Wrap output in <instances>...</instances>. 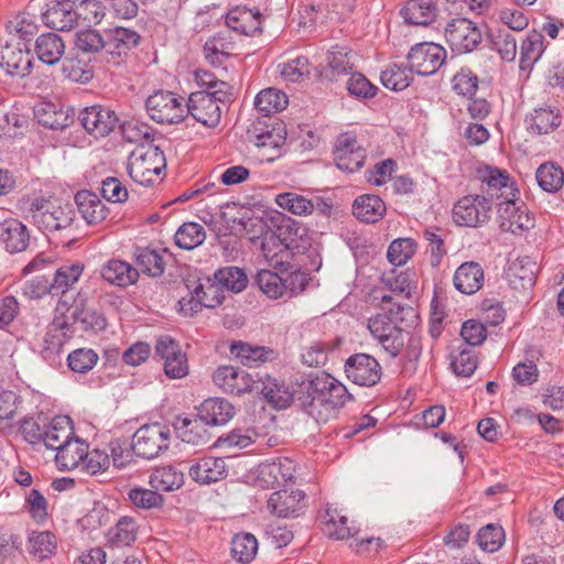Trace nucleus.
<instances>
[{
    "mask_svg": "<svg viewBox=\"0 0 564 564\" xmlns=\"http://www.w3.org/2000/svg\"><path fill=\"white\" fill-rule=\"evenodd\" d=\"M351 399L346 386L326 372L310 376L297 392L300 406L317 423L335 419L338 410Z\"/></svg>",
    "mask_w": 564,
    "mask_h": 564,
    "instance_id": "nucleus-1",
    "label": "nucleus"
},
{
    "mask_svg": "<svg viewBox=\"0 0 564 564\" xmlns=\"http://www.w3.org/2000/svg\"><path fill=\"white\" fill-rule=\"evenodd\" d=\"M382 303H389L388 310L368 318V329L375 340L391 357H398L404 348L405 335H408L401 324L406 316L414 315V310L410 305H402L392 302V297L383 295Z\"/></svg>",
    "mask_w": 564,
    "mask_h": 564,
    "instance_id": "nucleus-2",
    "label": "nucleus"
},
{
    "mask_svg": "<svg viewBox=\"0 0 564 564\" xmlns=\"http://www.w3.org/2000/svg\"><path fill=\"white\" fill-rule=\"evenodd\" d=\"M22 212L24 218L42 232L68 230L75 219V210L72 204L44 197L25 200L22 205Z\"/></svg>",
    "mask_w": 564,
    "mask_h": 564,
    "instance_id": "nucleus-3",
    "label": "nucleus"
},
{
    "mask_svg": "<svg viewBox=\"0 0 564 564\" xmlns=\"http://www.w3.org/2000/svg\"><path fill=\"white\" fill-rule=\"evenodd\" d=\"M232 100V86L220 84V90L195 91L185 100L186 117L191 115L197 122L214 128L221 119L223 107Z\"/></svg>",
    "mask_w": 564,
    "mask_h": 564,
    "instance_id": "nucleus-4",
    "label": "nucleus"
},
{
    "mask_svg": "<svg viewBox=\"0 0 564 564\" xmlns=\"http://www.w3.org/2000/svg\"><path fill=\"white\" fill-rule=\"evenodd\" d=\"M165 167L164 152L152 144L137 147L130 153L127 166L130 177L143 186H152L161 181Z\"/></svg>",
    "mask_w": 564,
    "mask_h": 564,
    "instance_id": "nucleus-5",
    "label": "nucleus"
},
{
    "mask_svg": "<svg viewBox=\"0 0 564 564\" xmlns=\"http://www.w3.org/2000/svg\"><path fill=\"white\" fill-rule=\"evenodd\" d=\"M107 52L95 57L96 66L104 72L122 65L128 53L140 44L141 35L132 29L116 26L106 31Z\"/></svg>",
    "mask_w": 564,
    "mask_h": 564,
    "instance_id": "nucleus-6",
    "label": "nucleus"
},
{
    "mask_svg": "<svg viewBox=\"0 0 564 564\" xmlns=\"http://www.w3.org/2000/svg\"><path fill=\"white\" fill-rule=\"evenodd\" d=\"M250 140L257 149V158L261 162H273L283 154L286 130L282 121H257L248 130Z\"/></svg>",
    "mask_w": 564,
    "mask_h": 564,
    "instance_id": "nucleus-7",
    "label": "nucleus"
},
{
    "mask_svg": "<svg viewBox=\"0 0 564 564\" xmlns=\"http://www.w3.org/2000/svg\"><path fill=\"white\" fill-rule=\"evenodd\" d=\"M171 435V429L166 424H143L132 436L131 449L138 457L153 459L169 449Z\"/></svg>",
    "mask_w": 564,
    "mask_h": 564,
    "instance_id": "nucleus-8",
    "label": "nucleus"
},
{
    "mask_svg": "<svg viewBox=\"0 0 564 564\" xmlns=\"http://www.w3.org/2000/svg\"><path fill=\"white\" fill-rule=\"evenodd\" d=\"M59 299L55 306V316L50 325L47 336L52 332H62L63 337L67 333H72L73 324L77 323V317L82 314L83 305H87V296L82 291L76 294L72 292H58ZM52 338H57V341H51L57 349L62 346L63 340L58 336L52 335Z\"/></svg>",
    "mask_w": 564,
    "mask_h": 564,
    "instance_id": "nucleus-9",
    "label": "nucleus"
},
{
    "mask_svg": "<svg viewBox=\"0 0 564 564\" xmlns=\"http://www.w3.org/2000/svg\"><path fill=\"white\" fill-rule=\"evenodd\" d=\"M185 108V98L171 90H155L145 101L150 118L159 123L182 122L186 118Z\"/></svg>",
    "mask_w": 564,
    "mask_h": 564,
    "instance_id": "nucleus-10",
    "label": "nucleus"
},
{
    "mask_svg": "<svg viewBox=\"0 0 564 564\" xmlns=\"http://www.w3.org/2000/svg\"><path fill=\"white\" fill-rule=\"evenodd\" d=\"M445 39L452 51L458 54L470 53L482 41V34L475 22L466 18H456L447 23Z\"/></svg>",
    "mask_w": 564,
    "mask_h": 564,
    "instance_id": "nucleus-11",
    "label": "nucleus"
},
{
    "mask_svg": "<svg viewBox=\"0 0 564 564\" xmlns=\"http://www.w3.org/2000/svg\"><path fill=\"white\" fill-rule=\"evenodd\" d=\"M492 204L484 195H467L453 207V219L459 226L477 227L490 219Z\"/></svg>",
    "mask_w": 564,
    "mask_h": 564,
    "instance_id": "nucleus-12",
    "label": "nucleus"
},
{
    "mask_svg": "<svg viewBox=\"0 0 564 564\" xmlns=\"http://www.w3.org/2000/svg\"><path fill=\"white\" fill-rule=\"evenodd\" d=\"M446 51L435 43H419L408 54L410 70L421 76L435 74L445 63Z\"/></svg>",
    "mask_w": 564,
    "mask_h": 564,
    "instance_id": "nucleus-13",
    "label": "nucleus"
},
{
    "mask_svg": "<svg viewBox=\"0 0 564 564\" xmlns=\"http://www.w3.org/2000/svg\"><path fill=\"white\" fill-rule=\"evenodd\" d=\"M345 373L355 384L373 387L381 379L382 368L373 356L359 352L347 358Z\"/></svg>",
    "mask_w": 564,
    "mask_h": 564,
    "instance_id": "nucleus-14",
    "label": "nucleus"
},
{
    "mask_svg": "<svg viewBox=\"0 0 564 564\" xmlns=\"http://www.w3.org/2000/svg\"><path fill=\"white\" fill-rule=\"evenodd\" d=\"M155 355L163 361L164 372L171 379H181L188 373V361L180 344L170 336H162L155 343Z\"/></svg>",
    "mask_w": 564,
    "mask_h": 564,
    "instance_id": "nucleus-15",
    "label": "nucleus"
},
{
    "mask_svg": "<svg viewBox=\"0 0 564 564\" xmlns=\"http://www.w3.org/2000/svg\"><path fill=\"white\" fill-rule=\"evenodd\" d=\"M78 120L87 133L95 138L108 135L118 123L116 112L107 107L94 105L80 110Z\"/></svg>",
    "mask_w": 564,
    "mask_h": 564,
    "instance_id": "nucleus-16",
    "label": "nucleus"
},
{
    "mask_svg": "<svg viewBox=\"0 0 564 564\" xmlns=\"http://www.w3.org/2000/svg\"><path fill=\"white\" fill-rule=\"evenodd\" d=\"M257 377L232 366H220L214 375V383L224 392L241 395L252 393Z\"/></svg>",
    "mask_w": 564,
    "mask_h": 564,
    "instance_id": "nucleus-17",
    "label": "nucleus"
},
{
    "mask_svg": "<svg viewBox=\"0 0 564 564\" xmlns=\"http://www.w3.org/2000/svg\"><path fill=\"white\" fill-rule=\"evenodd\" d=\"M268 508L279 518H297L306 509L305 492L300 489L291 492L285 489L276 490L271 494Z\"/></svg>",
    "mask_w": 564,
    "mask_h": 564,
    "instance_id": "nucleus-18",
    "label": "nucleus"
},
{
    "mask_svg": "<svg viewBox=\"0 0 564 564\" xmlns=\"http://www.w3.org/2000/svg\"><path fill=\"white\" fill-rule=\"evenodd\" d=\"M253 394L262 395L275 409H286L293 401L294 394L284 382L264 375L256 373Z\"/></svg>",
    "mask_w": 564,
    "mask_h": 564,
    "instance_id": "nucleus-19",
    "label": "nucleus"
},
{
    "mask_svg": "<svg viewBox=\"0 0 564 564\" xmlns=\"http://www.w3.org/2000/svg\"><path fill=\"white\" fill-rule=\"evenodd\" d=\"M338 169L355 172L361 169L366 160V151L360 147L355 137L343 134L337 139L334 152Z\"/></svg>",
    "mask_w": 564,
    "mask_h": 564,
    "instance_id": "nucleus-20",
    "label": "nucleus"
},
{
    "mask_svg": "<svg viewBox=\"0 0 564 564\" xmlns=\"http://www.w3.org/2000/svg\"><path fill=\"white\" fill-rule=\"evenodd\" d=\"M480 180L486 186L482 187V191L487 194V198L490 199L491 204L494 199H497V202L511 199L519 194L518 188L506 171L487 167L480 174Z\"/></svg>",
    "mask_w": 564,
    "mask_h": 564,
    "instance_id": "nucleus-21",
    "label": "nucleus"
},
{
    "mask_svg": "<svg viewBox=\"0 0 564 564\" xmlns=\"http://www.w3.org/2000/svg\"><path fill=\"white\" fill-rule=\"evenodd\" d=\"M260 250L265 261L282 274L292 269L293 257L276 232H267L260 239Z\"/></svg>",
    "mask_w": 564,
    "mask_h": 564,
    "instance_id": "nucleus-22",
    "label": "nucleus"
},
{
    "mask_svg": "<svg viewBox=\"0 0 564 564\" xmlns=\"http://www.w3.org/2000/svg\"><path fill=\"white\" fill-rule=\"evenodd\" d=\"M263 17L259 10L247 7H235L226 14V25L229 30L247 36L262 32Z\"/></svg>",
    "mask_w": 564,
    "mask_h": 564,
    "instance_id": "nucleus-23",
    "label": "nucleus"
},
{
    "mask_svg": "<svg viewBox=\"0 0 564 564\" xmlns=\"http://www.w3.org/2000/svg\"><path fill=\"white\" fill-rule=\"evenodd\" d=\"M0 66L11 76L24 77L30 74L32 58L25 44H6L0 50Z\"/></svg>",
    "mask_w": 564,
    "mask_h": 564,
    "instance_id": "nucleus-24",
    "label": "nucleus"
},
{
    "mask_svg": "<svg viewBox=\"0 0 564 564\" xmlns=\"http://www.w3.org/2000/svg\"><path fill=\"white\" fill-rule=\"evenodd\" d=\"M198 416L208 426H221L227 424L236 414L235 406L224 398H209L197 408Z\"/></svg>",
    "mask_w": 564,
    "mask_h": 564,
    "instance_id": "nucleus-25",
    "label": "nucleus"
},
{
    "mask_svg": "<svg viewBox=\"0 0 564 564\" xmlns=\"http://www.w3.org/2000/svg\"><path fill=\"white\" fill-rule=\"evenodd\" d=\"M34 116L41 126L52 130H63L74 121L73 115H69V109L51 101L39 102L34 107Z\"/></svg>",
    "mask_w": 564,
    "mask_h": 564,
    "instance_id": "nucleus-26",
    "label": "nucleus"
},
{
    "mask_svg": "<svg viewBox=\"0 0 564 564\" xmlns=\"http://www.w3.org/2000/svg\"><path fill=\"white\" fill-rule=\"evenodd\" d=\"M295 465L291 459L280 458L259 467L258 478L268 488H275L293 481Z\"/></svg>",
    "mask_w": 564,
    "mask_h": 564,
    "instance_id": "nucleus-27",
    "label": "nucleus"
},
{
    "mask_svg": "<svg viewBox=\"0 0 564 564\" xmlns=\"http://www.w3.org/2000/svg\"><path fill=\"white\" fill-rule=\"evenodd\" d=\"M278 234L285 247H288V250L291 251L293 259L304 254L312 246L306 227L296 221L289 219L285 224L278 227Z\"/></svg>",
    "mask_w": 564,
    "mask_h": 564,
    "instance_id": "nucleus-28",
    "label": "nucleus"
},
{
    "mask_svg": "<svg viewBox=\"0 0 564 564\" xmlns=\"http://www.w3.org/2000/svg\"><path fill=\"white\" fill-rule=\"evenodd\" d=\"M536 262L530 258H521L511 262L506 271L509 285L516 291H525L535 284Z\"/></svg>",
    "mask_w": 564,
    "mask_h": 564,
    "instance_id": "nucleus-29",
    "label": "nucleus"
},
{
    "mask_svg": "<svg viewBox=\"0 0 564 564\" xmlns=\"http://www.w3.org/2000/svg\"><path fill=\"white\" fill-rule=\"evenodd\" d=\"M75 203L79 214L88 225L100 224L108 216L109 209L106 204L97 194L90 191H78L75 195Z\"/></svg>",
    "mask_w": 564,
    "mask_h": 564,
    "instance_id": "nucleus-30",
    "label": "nucleus"
},
{
    "mask_svg": "<svg viewBox=\"0 0 564 564\" xmlns=\"http://www.w3.org/2000/svg\"><path fill=\"white\" fill-rule=\"evenodd\" d=\"M188 475L200 484L216 482L226 478V463L221 457H203L189 467Z\"/></svg>",
    "mask_w": 564,
    "mask_h": 564,
    "instance_id": "nucleus-31",
    "label": "nucleus"
},
{
    "mask_svg": "<svg viewBox=\"0 0 564 564\" xmlns=\"http://www.w3.org/2000/svg\"><path fill=\"white\" fill-rule=\"evenodd\" d=\"M198 414L195 417H178L175 423V430L178 437L184 442L194 446H206L212 440V434Z\"/></svg>",
    "mask_w": 564,
    "mask_h": 564,
    "instance_id": "nucleus-32",
    "label": "nucleus"
},
{
    "mask_svg": "<svg viewBox=\"0 0 564 564\" xmlns=\"http://www.w3.org/2000/svg\"><path fill=\"white\" fill-rule=\"evenodd\" d=\"M100 275L112 285L127 288L138 281L139 271L129 262L119 259H110L101 267Z\"/></svg>",
    "mask_w": 564,
    "mask_h": 564,
    "instance_id": "nucleus-33",
    "label": "nucleus"
},
{
    "mask_svg": "<svg viewBox=\"0 0 564 564\" xmlns=\"http://www.w3.org/2000/svg\"><path fill=\"white\" fill-rule=\"evenodd\" d=\"M453 282L455 289L460 293H476L484 284L482 267L475 261L462 263L455 271Z\"/></svg>",
    "mask_w": 564,
    "mask_h": 564,
    "instance_id": "nucleus-34",
    "label": "nucleus"
},
{
    "mask_svg": "<svg viewBox=\"0 0 564 564\" xmlns=\"http://www.w3.org/2000/svg\"><path fill=\"white\" fill-rule=\"evenodd\" d=\"M234 46L235 42L227 32H218L205 42L203 54L212 66L218 67L229 58Z\"/></svg>",
    "mask_w": 564,
    "mask_h": 564,
    "instance_id": "nucleus-35",
    "label": "nucleus"
},
{
    "mask_svg": "<svg viewBox=\"0 0 564 564\" xmlns=\"http://www.w3.org/2000/svg\"><path fill=\"white\" fill-rule=\"evenodd\" d=\"M74 436L72 420L66 415H58L46 424L42 443L46 448L57 452Z\"/></svg>",
    "mask_w": 564,
    "mask_h": 564,
    "instance_id": "nucleus-36",
    "label": "nucleus"
},
{
    "mask_svg": "<svg viewBox=\"0 0 564 564\" xmlns=\"http://www.w3.org/2000/svg\"><path fill=\"white\" fill-rule=\"evenodd\" d=\"M88 444L78 437H72L55 455V462L59 470H73L80 468L83 459L87 455Z\"/></svg>",
    "mask_w": 564,
    "mask_h": 564,
    "instance_id": "nucleus-37",
    "label": "nucleus"
},
{
    "mask_svg": "<svg viewBox=\"0 0 564 564\" xmlns=\"http://www.w3.org/2000/svg\"><path fill=\"white\" fill-rule=\"evenodd\" d=\"M0 240L11 253L24 251L30 241L25 225L18 219L6 220L1 226Z\"/></svg>",
    "mask_w": 564,
    "mask_h": 564,
    "instance_id": "nucleus-38",
    "label": "nucleus"
},
{
    "mask_svg": "<svg viewBox=\"0 0 564 564\" xmlns=\"http://www.w3.org/2000/svg\"><path fill=\"white\" fill-rule=\"evenodd\" d=\"M42 19L45 25L51 29L70 31L76 26L78 13L76 9H69L64 4L50 1Z\"/></svg>",
    "mask_w": 564,
    "mask_h": 564,
    "instance_id": "nucleus-39",
    "label": "nucleus"
},
{
    "mask_svg": "<svg viewBox=\"0 0 564 564\" xmlns=\"http://www.w3.org/2000/svg\"><path fill=\"white\" fill-rule=\"evenodd\" d=\"M34 52L42 63L55 65L65 53V43L56 33H44L36 39Z\"/></svg>",
    "mask_w": 564,
    "mask_h": 564,
    "instance_id": "nucleus-40",
    "label": "nucleus"
},
{
    "mask_svg": "<svg viewBox=\"0 0 564 564\" xmlns=\"http://www.w3.org/2000/svg\"><path fill=\"white\" fill-rule=\"evenodd\" d=\"M528 130L533 134H547L561 124V113L551 107L536 108L525 118Z\"/></svg>",
    "mask_w": 564,
    "mask_h": 564,
    "instance_id": "nucleus-41",
    "label": "nucleus"
},
{
    "mask_svg": "<svg viewBox=\"0 0 564 564\" xmlns=\"http://www.w3.org/2000/svg\"><path fill=\"white\" fill-rule=\"evenodd\" d=\"M386 204L377 195L365 194L357 197L352 205V213L357 219L367 224L379 221L386 214Z\"/></svg>",
    "mask_w": 564,
    "mask_h": 564,
    "instance_id": "nucleus-42",
    "label": "nucleus"
},
{
    "mask_svg": "<svg viewBox=\"0 0 564 564\" xmlns=\"http://www.w3.org/2000/svg\"><path fill=\"white\" fill-rule=\"evenodd\" d=\"M408 24L429 25L436 15V8L432 0H409L400 11Z\"/></svg>",
    "mask_w": 564,
    "mask_h": 564,
    "instance_id": "nucleus-43",
    "label": "nucleus"
},
{
    "mask_svg": "<svg viewBox=\"0 0 564 564\" xmlns=\"http://www.w3.org/2000/svg\"><path fill=\"white\" fill-rule=\"evenodd\" d=\"M272 350L263 346H252L243 341L230 345V355L245 367H258L268 360Z\"/></svg>",
    "mask_w": 564,
    "mask_h": 564,
    "instance_id": "nucleus-44",
    "label": "nucleus"
},
{
    "mask_svg": "<svg viewBox=\"0 0 564 564\" xmlns=\"http://www.w3.org/2000/svg\"><path fill=\"white\" fill-rule=\"evenodd\" d=\"M544 36L542 32L532 30L522 41L520 46V68L531 69L544 52Z\"/></svg>",
    "mask_w": 564,
    "mask_h": 564,
    "instance_id": "nucleus-45",
    "label": "nucleus"
},
{
    "mask_svg": "<svg viewBox=\"0 0 564 564\" xmlns=\"http://www.w3.org/2000/svg\"><path fill=\"white\" fill-rule=\"evenodd\" d=\"M324 523L325 534L333 540H345L357 535L358 530L348 525V519L336 508H327Z\"/></svg>",
    "mask_w": 564,
    "mask_h": 564,
    "instance_id": "nucleus-46",
    "label": "nucleus"
},
{
    "mask_svg": "<svg viewBox=\"0 0 564 564\" xmlns=\"http://www.w3.org/2000/svg\"><path fill=\"white\" fill-rule=\"evenodd\" d=\"M258 552V540L249 532H240L232 536L230 542V554L232 558L241 564H249Z\"/></svg>",
    "mask_w": 564,
    "mask_h": 564,
    "instance_id": "nucleus-47",
    "label": "nucleus"
},
{
    "mask_svg": "<svg viewBox=\"0 0 564 564\" xmlns=\"http://www.w3.org/2000/svg\"><path fill=\"white\" fill-rule=\"evenodd\" d=\"M149 482L155 490L173 491L184 484V474L174 466L156 468L150 476Z\"/></svg>",
    "mask_w": 564,
    "mask_h": 564,
    "instance_id": "nucleus-48",
    "label": "nucleus"
},
{
    "mask_svg": "<svg viewBox=\"0 0 564 564\" xmlns=\"http://www.w3.org/2000/svg\"><path fill=\"white\" fill-rule=\"evenodd\" d=\"M288 102V96L284 93L275 88H267L256 96L254 107L264 117H270L285 109Z\"/></svg>",
    "mask_w": 564,
    "mask_h": 564,
    "instance_id": "nucleus-49",
    "label": "nucleus"
},
{
    "mask_svg": "<svg viewBox=\"0 0 564 564\" xmlns=\"http://www.w3.org/2000/svg\"><path fill=\"white\" fill-rule=\"evenodd\" d=\"M138 525L133 518L122 517L108 531V542L112 546H129L137 539Z\"/></svg>",
    "mask_w": 564,
    "mask_h": 564,
    "instance_id": "nucleus-50",
    "label": "nucleus"
},
{
    "mask_svg": "<svg viewBox=\"0 0 564 564\" xmlns=\"http://www.w3.org/2000/svg\"><path fill=\"white\" fill-rule=\"evenodd\" d=\"M214 280L221 288L228 291L239 293L248 285V276L243 269L239 267H224L215 271Z\"/></svg>",
    "mask_w": 564,
    "mask_h": 564,
    "instance_id": "nucleus-51",
    "label": "nucleus"
},
{
    "mask_svg": "<svg viewBox=\"0 0 564 564\" xmlns=\"http://www.w3.org/2000/svg\"><path fill=\"white\" fill-rule=\"evenodd\" d=\"M535 177L539 186L547 193H556L564 185L563 169L553 162L541 164Z\"/></svg>",
    "mask_w": 564,
    "mask_h": 564,
    "instance_id": "nucleus-52",
    "label": "nucleus"
},
{
    "mask_svg": "<svg viewBox=\"0 0 564 564\" xmlns=\"http://www.w3.org/2000/svg\"><path fill=\"white\" fill-rule=\"evenodd\" d=\"M84 265L80 262H73L61 265L54 274L53 292H70V289L78 282L83 274Z\"/></svg>",
    "mask_w": 564,
    "mask_h": 564,
    "instance_id": "nucleus-53",
    "label": "nucleus"
},
{
    "mask_svg": "<svg viewBox=\"0 0 564 564\" xmlns=\"http://www.w3.org/2000/svg\"><path fill=\"white\" fill-rule=\"evenodd\" d=\"M206 238L204 227L197 223L183 224L174 235V241L181 249L193 250L200 246Z\"/></svg>",
    "mask_w": 564,
    "mask_h": 564,
    "instance_id": "nucleus-54",
    "label": "nucleus"
},
{
    "mask_svg": "<svg viewBox=\"0 0 564 564\" xmlns=\"http://www.w3.org/2000/svg\"><path fill=\"white\" fill-rule=\"evenodd\" d=\"M355 54L347 46L334 45L328 52V67L333 76H341L352 73L355 64L352 62Z\"/></svg>",
    "mask_w": 564,
    "mask_h": 564,
    "instance_id": "nucleus-55",
    "label": "nucleus"
},
{
    "mask_svg": "<svg viewBox=\"0 0 564 564\" xmlns=\"http://www.w3.org/2000/svg\"><path fill=\"white\" fill-rule=\"evenodd\" d=\"M410 66L390 65L381 72L380 79L386 88L400 91L408 88L413 80Z\"/></svg>",
    "mask_w": 564,
    "mask_h": 564,
    "instance_id": "nucleus-56",
    "label": "nucleus"
},
{
    "mask_svg": "<svg viewBox=\"0 0 564 564\" xmlns=\"http://www.w3.org/2000/svg\"><path fill=\"white\" fill-rule=\"evenodd\" d=\"M259 289L270 299H279L285 295L283 274L268 269H261L256 275Z\"/></svg>",
    "mask_w": 564,
    "mask_h": 564,
    "instance_id": "nucleus-57",
    "label": "nucleus"
},
{
    "mask_svg": "<svg viewBox=\"0 0 564 564\" xmlns=\"http://www.w3.org/2000/svg\"><path fill=\"white\" fill-rule=\"evenodd\" d=\"M135 262L144 274L153 278L162 275L165 269L162 256L150 248H138L135 251Z\"/></svg>",
    "mask_w": 564,
    "mask_h": 564,
    "instance_id": "nucleus-58",
    "label": "nucleus"
},
{
    "mask_svg": "<svg viewBox=\"0 0 564 564\" xmlns=\"http://www.w3.org/2000/svg\"><path fill=\"white\" fill-rule=\"evenodd\" d=\"M275 203L283 209L299 216H306L314 210L311 199L293 192L276 195Z\"/></svg>",
    "mask_w": 564,
    "mask_h": 564,
    "instance_id": "nucleus-59",
    "label": "nucleus"
},
{
    "mask_svg": "<svg viewBox=\"0 0 564 564\" xmlns=\"http://www.w3.org/2000/svg\"><path fill=\"white\" fill-rule=\"evenodd\" d=\"M499 227L502 231H513V223L517 219V215L520 213L523 203L519 200L518 195L511 199H501L496 203Z\"/></svg>",
    "mask_w": 564,
    "mask_h": 564,
    "instance_id": "nucleus-60",
    "label": "nucleus"
},
{
    "mask_svg": "<svg viewBox=\"0 0 564 564\" xmlns=\"http://www.w3.org/2000/svg\"><path fill=\"white\" fill-rule=\"evenodd\" d=\"M75 43L79 51L86 53H97L100 55L102 52H107V36H104L97 30L87 29L79 31L76 34Z\"/></svg>",
    "mask_w": 564,
    "mask_h": 564,
    "instance_id": "nucleus-61",
    "label": "nucleus"
},
{
    "mask_svg": "<svg viewBox=\"0 0 564 564\" xmlns=\"http://www.w3.org/2000/svg\"><path fill=\"white\" fill-rule=\"evenodd\" d=\"M56 546V536L50 531L33 532L30 538V552L39 560L51 557Z\"/></svg>",
    "mask_w": 564,
    "mask_h": 564,
    "instance_id": "nucleus-62",
    "label": "nucleus"
},
{
    "mask_svg": "<svg viewBox=\"0 0 564 564\" xmlns=\"http://www.w3.org/2000/svg\"><path fill=\"white\" fill-rule=\"evenodd\" d=\"M476 540L481 550L496 552L505 541V531L502 527L489 523L478 531Z\"/></svg>",
    "mask_w": 564,
    "mask_h": 564,
    "instance_id": "nucleus-63",
    "label": "nucleus"
},
{
    "mask_svg": "<svg viewBox=\"0 0 564 564\" xmlns=\"http://www.w3.org/2000/svg\"><path fill=\"white\" fill-rule=\"evenodd\" d=\"M492 48L496 50L503 61L511 62L517 55L516 37L505 29H499L490 34Z\"/></svg>",
    "mask_w": 564,
    "mask_h": 564,
    "instance_id": "nucleus-64",
    "label": "nucleus"
}]
</instances>
